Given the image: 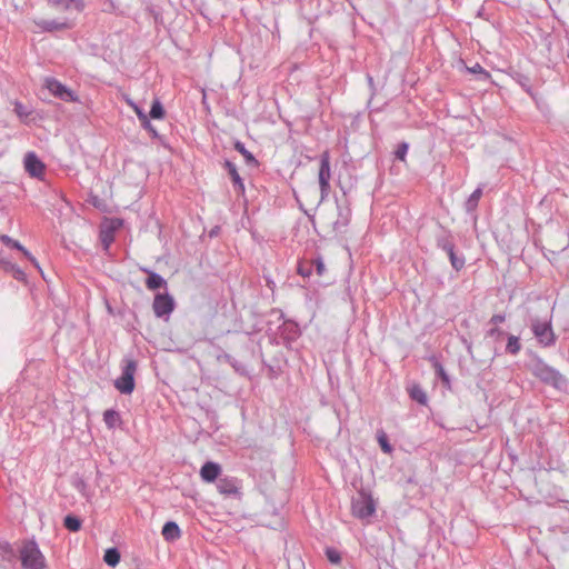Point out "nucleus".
I'll return each instance as SVG.
<instances>
[{
  "label": "nucleus",
  "mask_w": 569,
  "mask_h": 569,
  "mask_svg": "<svg viewBox=\"0 0 569 569\" xmlns=\"http://www.w3.org/2000/svg\"><path fill=\"white\" fill-rule=\"evenodd\" d=\"M6 262H7V261L0 257V267L4 268Z\"/></svg>",
  "instance_id": "nucleus-45"
},
{
  "label": "nucleus",
  "mask_w": 569,
  "mask_h": 569,
  "mask_svg": "<svg viewBox=\"0 0 569 569\" xmlns=\"http://www.w3.org/2000/svg\"><path fill=\"white\" fill-rule=\"evenodd\" d=\"M503 335H505L503 330H501V329H499L497 327L491 328L487 332V337H490V338H500Z\"/></svg>",
  "instance_id": "nucleus-41"
},
{
  "label": "nucleus",
  "mask_w": 569,
  "mask_h": 569,
  "mask_svg": "<svg viewBox=\"0 0 569 569\" xmlns=\"http://www.w3.org/2000/svg\"><path fill=\"white\" fill-rule=\"evenodd\" d=\"M133 111L137 114L139 121H141L148 117V114L138 104L134 106Z\"/></svg>",
  "instance_id": "nucleus-44"
},
{
  "label": "nucleus",
  "mask_w": 569,
  "mask_h": 569,
  "mask_svg": "<svg viewBox=\"0 0 569 569\" xmlns=\"http://www.w3.org/2000/svg\"><path fill=\"white\" fill-rule=\"evenodd\" d=\"M0 241L7 247H11L21 251L27 259H29L37 268H39L36 258L19 241L12 239L7 234H0Z\"/></svg>",
  "instance_id": "nucleus-14"
},
{
  "label": "nucleus",
  "mask_w": 569,
  "mask_h": 569,
  "mask_svg": "<svg viewBox=\"0 0 569 569\" xmlns=\"http://www.w3.org/2000/svg\"><path fill=\"white\" fill-rule=\"evenodd\" d=\"M234 149H236L239 153H241V154L243 156V158H244V160H246L247 164H249V166H253V167L258 166V161H257V159L253 157V154H252L250 151H248V150L246 149V147H244V144H243L242 142L237 141V142L234 143Z\"/></svg>",
  "instance_id": "nucleus-22"
},
{
  "label": "nucleus",
  "mask_w": 569,
  "mask_h": 569,
  "mask_svg": "<svg viewBox=\"0 0 569 569\" xmlns=\"http://www.w3.org/2000/svg\"><path fill=\"white\" fill-rule=\"evenodd\" d=\"M432 366H433L436 376L442 381V383L446 387L449 388L450 387V378H449L448 373L446 372L441 362L438 359L432 358Z\"/></svg>",
  "instance_id": "nucleus-21"
},
{
  "label": "nucleus",
  "mask_w": 569,
  "mask_h": 569,
  "mask_svg": "<svg viewBox=\"0 0 569 569\" xmlns=\"http://www.w3.org/2000/svg\"><path fill=\"white\" fill-rule=\"evenodd\" d=\"M152 308L156 317H168L174 309V300L168 293H158L154 297Z\"/></svg>",
  "instance_id": "nucleus-8"
},
{
  "label": "nucleus",
  "mask_w": 569,
  "mask_h": 569,
  "mask_svg": "<svg viewBox=\"0 0 569 569\" xmlns=\"http://www.w3.org/2000/svg\"><path fill=\"white\" fill-rule=\"evenodd\" d=\"M103 421L108 428L112 429L120 422V415L113 409H108L103 412Z\"/></svg>",
  "instance_id": "nucleus-23"
},
{
  "label": "nucleus",
  "mask_w": 569,
  "mask_h": 569,
  "mask_svg": "<svg viewBox=\"0 0 569 569\" xmlns=\"http://www.w3.org/2000/svg\"><path fill=\"white\" fill-rule=\"evenodd\" d=\"M151 119L158 120L164 117V109L159 99H154L149 112Z\"/></svg>",
  "instance_id": "nucleus-28"
},
{
  "label": "nucleus",
  "mask_w": 569,
  "mask_h": 569,
  "mask_svg": "<svg viewBox=\"0 0 569 569\" xmlns=\"http://www.w3.org/2000/svg\"><path fill=\"white\" fill-rule=\"evenodd\" d=\"M0 556L8 560L14 557L13 548L9 542H0Z\"/></svg>",
  "instance_id": "nucleus-32"
},
{
  "label": "nucleus",
  "mask_w": 569,
  "mask_h": 569,
  "mask_svg": "<svg viewBox=\"0 0 569 569\" xmlns=\"http://www.w3.org/2000/svg\"><path fill=\"white\" fill-rule=\"evenodd\" d=\"M410 397L420 405H426L428 401L426 392L419 386H413L410 389Z\"/></svg>",
  "instance_id": "nucleus-29"
},
{
  "label": "nucleus",
  "mask_w": 569,
  "mask_h": 569,
  "mask_svg": "<svg viewBox=\"0 0 569 569\" xmlns=\"http://www.w3.org/2000/svg\"><path fill=\"white\" fill-rule=\"evenodd\" d=\"M24 169L31 177L40 178L44 172V164L34 152H28L24 157Z\"/></svg>",
  "instance_id": "nucleus-10"
},
{
  "label": "nucleus",
  "mask_w": 569,
  "mask_h": 569,
  "mask_svg": "<svg viewBox=\"0 0 569 569\" xmlns=\"http://www.w3.org/2000/svg\"><path fill=\"white\" fill-rule=\"evenodd\" d=\"M240 481L233 477L219 478L217 481V489L219 493L226 497H238L240 496Z\"/></svg>",
  "instance_id": "nucleus-9"
},
{
  "label": "nucleus",
  "mask_w": 569,
  "mask_h": 569,
  "mask_svg": "<svg viewBox=\"0 0 569 569\" xmlns=\"http://www.w3.org/2000/svg\"><path fill=\"white\" fill-rule=\"evenodd\" d=\"M408 149H409V144L407 142L399 143L397 147V150L395 151L396 158L403 161L406 159Z\"/></svg>",
  "instance_id": "nucleus-33"
},
{
  "label": "nucleus",
  "mask_w": 569,
  "mask_h": 569,
  "mask_svg": "<svg viewBox=\"0 0 569 569\" xmlns=\"http://www.w3.org/2000/svg\"><path fill=\"white\" fill-rule=\"evenodd\" d=\"M128 104L133 109L137 103H134L132 100H128Z\"/></svg>",
  "instance_id": "nucleus-48"
},
{
  "label": "nucleus",
  "mask_w": 569,
  "mask_h": 569,
  "mask_svg": "<svg viewBox=\"0 0 569 569\" xmlns=\"http://www.w3.org/2000/svg\"><path fill=\"white\" fill-rule=\"evenodd\" d=\"M482 196V188L478 187L467 199L465 208L468 212H472L478 207V202Z\"/></svg>",
  "instance_id": "nucleus-19"
},
{
  "label": "nucleus",
  "mask_w": 569,
  "mask_h": 569,
  "mask_svg": "<svg viewBox=\"0 0 569 569\" xmlns=\"http://www.w3.org/2000/svg\"><path fill=\"white\" fill-rule=\"evenodd\" d=\"M469 71L472 73H480L485 78L489 77V73L479 63H476L472 68H469Z\"/></svg>",
  "instance_id": "nucleus-42"
},
{
  "label": "nucleus",
  "mask_w": 569,
  "mask_h": 569,
  "mask_svg": "<svg viewBox=\"0 0 569 569\" xmlns=\"http://www.w3.org/2000/svg\"><path fill=\"white\" fill-rule=\"evenodd\" d=\"M352 515L359 519H368L376 511V503L372 497L363 491H360L352 498L351 502Z\"/></svg>",
  "instance_id": "nucleus-4"
},
{
  "label": "nucleus",
  "mask_w": 569,
  "mask_h": 569,
  "mask_svg": "<svg viewBox=\"0 0 569 569\" xmlns=\"http://www.w3.org/2000/svg\"><path fill=\"white\" fill-rule=\"evenodd\" d=\"M64 7L67 9L74 8L78 11L83 10L84 8V1L83 0H64Z\"/></svg>",
  "instance_id": "nucleus-38"
},
{
  "label": "nucleus",
  "mask_w": 569,
  "mask_h": 569,
  "mask_svg": "<svg viewBox=\"0 0 569 569\" xmlns=\"http://www.w3.org/2000/svg\"><path fill=\"white\" fill-rule=\"evenodd\" d=\"M140 124L143 129H146L148 132H150L152 134V137H154V138L158 137V132H157L156 128L152 126V123L150 122L149 117L141 120Z\"/></svg>",
  "instance_id": "nucleus-39"
},
{
  "label": "nucleus",
  "mask_w": 569,
  "mask_h": 569,
  "mask_svg": "<svg viewBox=\"0 0 569 569\" xmlns=\"http://www.w3.org/2000/svg\"><path fill=\"white\" fill-rule=\"evenodd\" d=\"M14 111L21 118H26L30 114V111L21 102L14 103Z\"/></svg>",
  "instance_id": "nucleus-40"
},
{
  "label": "nucleus",
  "mask_w": 569,
  "mask_h": 569,
  "mask_svg": "<svg viewBox=\"0 0 569 569\" xmlns=\"http://www.w3.org/2000/svg\"><path fill=\"white\" fill-rule=\"evenodd\" d=\"M531 373L541 382L552 386L556 389H562L567 385V379L557 369L547 365L542 359L536 358L530 363Z\"/></svg>",
  "instance_id": "nucleus-1"
},
{
  "label": "nucleus",
  "mask_w": 569,
  "mask_h": 569,
  "mask_svg": "<svg viewBox=\"0 0 569 569\" xmlns=\"http://www.w3.org/2000/svg\"><path fill=\"white\" fill-rule=\"evenodd\" d=\"M221 467L217 462L208 461L200 469V477L206 482H213L219 479Z\"/></svg>",
  "instance_id": "nucleus-11"
},
{
  "label": "nucleus",
  "mask_w": 569,
  "mask_h": 569,
  "mask_svg": "<svg viewBox=\"0 0 569 569\" xmlns=\"http://www.w3.org/2000/svg\"><path fill=\"white\" fill-rule=\"evenodd\" d=\"M146 273H148V278L146 280V286L149 290H157L162 287H166L167 281L157 272L150 271L148 269H142Z\"/></svg>",
  "instance_id": "nucleus-17"
},
{
  "label": "nucleus",
  "mask_w": 569,
  "mask_h": 569,
  "mask_svg": "<svg viewBox=\"0 0 569 569\" xmlns=\"http://www.w3.org/2000/svg\"><path fill=\"white\" fill-rule=\"evenodd\" d=\"M447 254H448L450 263L455 270L459 271L465 267V263H466L465 257L462 254H458L455 251V249L447 252Z\"/></svg>",
  "instance_id": "nucleus-25"
},
{
  "label": "nucleus",
  "mask_w": 569,
  "mask_h": 569,
  "mask_svg": "<svg viewBox=\"0 0 569 569\" xmlns=\"http://www.w3.org/2000/svg\"><path fill=\"white\" fill-rule=\"evenodd\" d=\"M121 376L114 380V387L123 395H130L134 389V373L137 362L132 359H124Z\"/></svg>",
  "instance_id": "nucleus-3"
},
{
  "label": "nucleus",
  "mask_w": 569,
  "mask_h": 569,
  "mask_svg": "<svg viewBox=\"0 0 569 569\" xmlns=\"http://www.w3.org/2000/svg\"><path fill=\"white\" fill-rule=\"evenodd\" d=\"M506 320V316L502 313L493 315L490 319V323L497 326Z\"/></svg>",
  "instance_id": "nucleus-43"
},
{
  "label": "nucleus",
  "mask_w": 569,
  "mask_h": 569,
  "mask_svg": "<svg viewBox=\"0 0 569 569\" xmlns=\"http://www.w3.org/2000/svg\"><path fill=\"white\" fill-rule=\"evenodd\" d=\"M436 243H437V247L439 249L443 250L446 253L456 248L455 242H453V237L447 230H443L441 233H439L436 237Z\"/></svg>",
  "instance_id": "nucleus-16"
},
{
  "label": "nucleus",
  "mask_w": 569,
  "mask_h": 569,
  "mask_svg": "<svg viewBox=\"0 0 569 569\" xmlns=\"http://www.w3.org/2000/svg\"><path fill=\"white\" fill-rule=\"evenodd\" d=\"M120 552L117 548H109L106 550L103 560L110 567H116L120 562Z\"/></svg>",
  "instance_id": "nucleus-24"
},
{
  "label": "nucleus",
  "mask_w": 569,
  "mask_h": 569,
  "mask_svg": "<svg viewBox=\"0 0 569 569\" xmlns=\"http://www.w3.org/2000/svg\"><path fill=\"white\" fill-rule=\"evenodd\" d=\"M311 266H312V268L313 267L316 268V272L318 276H323V273L326 272V266L323 263V260L320 257L312 260Z\"/></svg>",
  "instance_id": "nucleus-37"
},
{
  "label": "nucleus",
  "mask_w": 569,
  "mask_h": 569,
  "mask_svg": "<svg viewBox=\"0 0 569 569\" xmlns=\"http://www.w3.org/2000/svg\"><path fill=\"white\" fill-rule=\"evenodd\" d=\"M36 26L44 32L60 31L69 28L67 21L40 19L34 21Z\"/></svg>",
  "instance_id": "nucleus-13"
},
{
  "label": "nucleus",
  "mask_w": 569,
  "mask_h": 569,
  "mask_svg": "<svg viewBox=\"0 0 569 569\" xmlns=\"http://www.w3.org/2000/svg\"><path fill=\"white\" fill-rule=\"evenodd\" d=\"M326 556L331 563L338 565L341 561L340 553L336 549L328 548L326 550Z\"/></svg>",
  "instance_id": "nucleus-36"
},
{
  "label": "nucleus",
  "mask_w": 569,
  "mask_h": 569,
  "mask_svg": "<svg viewBox=\"0 0 569 569\" xmlns=\"http://www.w3.org/2000/svg\"><path fill=\"white\" fill-rule=\"evenodd\" d=\"M63 525L69 531L77 532L81 528V520L73 515H68L64 517Z\"/></svg>",
  "instance_id": "nucleus-27"
},
{
  "label": "nucleus",
  "mask_w": 569,
  "mask_h": 569,
  "mask_svg": "<svg viewBox=\"0 0 569 569\" xmlns=\"http://www.w3.org/2000/svg\"><path fill=\"white\" fill-rule=\"evenodd\" d=\"M319 186L322 201L326 199L330 191V179H331V170H330V154L328 151H325L320 154V167H319Z\"/></svg>",
  "instance_id": "nucleus-5"
},
{
  "label": "nucleus",
  "mask_w": 569,
  "mask_h": 569,
  "mask_svg": "<svg viewBox=\"0 0 569 569\" xmlns=\"http://www.w3.org/2000/svg\"><path fill=\"white\" fill-rule=\"evenodd\" d=\"M162 537L166 541L172 542L181 537V530L177 522L168 521L162 527Z\"/></svg>",
  "instance_id": "nucleus-15"
},
{
  "label": "nucleus",
  "mask_w": 569,
  "mask_h": 569,
  "mask_svg": "<svg viewBox=\"0 0 569 569\" xmlns=\"http://www.w3.org/2000/svg\"><path fill=\"white\" fill-rule=\"evenodd\" d=\"M3 269L8 272H11L12 276L14 277V279H17V280L23 281L26 279L24 271L21 268L17 267L16 264H13L9 261L6 262V266Z\"/></svg>",
  "instance_id": "nucleus-30"
},
{
  "label": "nucleus",
  "mask_w": 569,
  "mask_h": 569,
  "mask_svg": "<svg viewBox=\"0 0 569 569\" xmlns=\"http://www.w3.org/2000/svg\"><path fill=\"white\" fill-rule=\"evenodd\" d=\"M531 330L542 346L549 347L555 343V335L550 322L535 319L531 322Z\"/></svg>",
  "instance_id": "nucleus-6"
},
{
  "label": "nucleus",
  "mask_w": 569,
  "mask_h": 569,
  "mask_svg": "<svg viewBox=\"0 0 569 569\" xmlns=\"http://www.w3.org/2000/svg\"><path fill=\"white\" fill-rule=\"evenodd\" d=\"M100 239H101L104 250H108L110 244L114 240L113 230L112 229L102 230L100 233Z\"/></svg>",
  "instance_id": "nucleus-31"
},
{
  "label": "nucleus",
  "mask_w": 569,
  "mask_h": 569,
  "mask_svg": "<svg viewBox=\"0 0 569 569\" xmlns=\"http://www.w3.org/2000/svg\"><path fill=\"white\" fill-rule=\"evenodd\" d=\"M378 441L383 452L390 453L392 450L391 445L389 443L387 436L385 432L378 435Z\"/></svg>",
  "instance_id": "nucleus-34"
},
{
  "label": "nucleus",
  "mask_w": 569,
  "mask_h": 569,
  "mask_svg": "<svg viewBox=\"0 0 569 569\" xmlns=\"http://www.w3.org/2000/svg\"><path fill=\"white\" fill-rule=\"evenodd\" d=\"M21 565L24 569H44L46 559L34 541H24L20 549Z\"/></svg>",
  "instance_id": "nucleus-2"
},
{
  "label": "nucleus",
  "mask_w": 569,
  "mask_h": 569,
  "mask_svg": "<svg viewBox=\"0 0 569 569\" xmlns=\"http://www.w3.org/2000/svg\"><path fill=\"white\" fill-rule=\"evenodd\" d=\"M128 104L133 109L137 103H134L132 100H128Z\"/></svg>",
  "instance_id": "nucleus-46"
},
{
  "label": "nucleus",
  "mask_w": 569,
  "mask_h": 569,
  "mask_svg": "<svg viewBox=\"0 0 569 569\" xmlns=\"http://www.w3.org/2000/svg\"><path fill=\"white\" fill-rule=\"evenodd\" d=\"M44 87L50 91V93L63 101L77 100L74 92L54 78H46Z\"/></svg>",
  "instance_id": "nucleus-7"
},
{
  "label": "nucleus",
  "mask_w": 569,
  "mask_h": 569,
  "mask_svg": "<svg viewBox=\"0 0 569 569\" xmlns=\"http://www.w3.org/2000/svg\"><path fill=\"white\" fill-rule=\"evenodd\" d=\"M224 168L232 180L234 191L241 194L244 193V184L240 174L238 173L236 164L229 160H226Z\"/></svg>",
  "instance_id": "nucleus-12"
},
{
  "label": "nucleus",
  "mask_w": 569,
  "mask_h": 569,
  "mask_svg": "<svg viewBox=\"0 0 569 569\" xmlns=\"http://www.w3.org/2000/svg\"><path fill=\"white\" fill-rule=\"evenodd\" d=\"M297 271L301 277H309L312 273L311 262H300Z\"/></svg>",
  "instance_id": "nucleus-35"
},
{
  "label": "nucleus",
  "mask_w": 569,
  "mask_h": 569,
  "mask_svg": "<svg viewBox=\"0 0 569 569\" xmlns=\"http://www.w3.org/2000/svg\"><path fill=\"white\" fill-rule=\"evenodd\" d=\"M338 210H339V217L338 219L333 222V228L335 230L339 231L341 230L342 228H345L346 226H348L349 223V220H350V210L348 208L346 209H342L338 206Z\"/></svg>",
  "instance_id": "nucleus-20"
},
{
  "label": "nucleus",
  "mask_w": 569,
  "mask_h": 569,
  "mask_svg": "<svg viewBox=\"0 0 569 569\" xmlns=\"http://www.w3.org/2000/svg\"><path fill=\"white\" fill-rule=\"evenodd\" d=\"M128 104L133 109L137 103H134L132 100H128Z\"/></svg>",
  "instance_id": "nucleus-47"
},
{
  "label": "nucleus",
  "mask_w": 569,
  "mask_h": 569,
  "mask_svg": "<svg viewBox=\"0 0 569 569\" xmlns=\"http://www.w3.org/2000/svg\"><path fill=\"white\" fill-rule=\"evenodd\" d=\"M521 350L520 339L517 336H508V342L506 346V352L512 356L517 355Z\"/></svg>",
  "instance_id": "nucleus-26"
},
{
  "label": "nucleus",
  "mask_w": 569,
  "mask_h": 569,
  "mask_svg": "<svg viewBox=\"0 0 569 569\" xmlns=\"http://www.w3.org/2000/svg\"><path fill=\"white\" fill-rule=\"evenodd\" d=\"M217 360L228 362L237 372L241 375L246 373V367L229 353L223 352L219 355Z\"/></svg>",
  "instance_id": "nucleus-18"
}]
</instances>
